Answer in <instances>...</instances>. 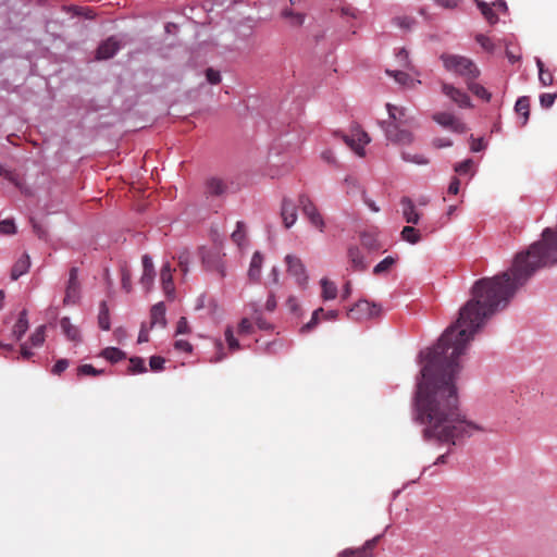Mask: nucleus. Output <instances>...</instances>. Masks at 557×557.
Masks as SVG:
<instances>
[{
	"label": "nucleus",
	"mask_w": 557,
	"mask_h": 557,
	"mask_svg": "<svg viewBox=\"0 0 557 557\" xmlns=\"http://www.w3.org/2000/svg\"><path fill=\"white\" fill-rule=\"evenodd\" d=\"M445 69L465 78L466 83L474 81L480 71L472 60L455 54H443L441 57Z\"/></svg>",
	"instance_id": "obj_2"
},
{
	"label": "nucleus",
	"mask_w": 557,
	"mask_h": 557,
	"mask_svg": "<svg viewBox=\"0 0 557 557\" xmlns=\"http://www.w3.org/2000/svg\"><path fill=\"white\" fill-rule=\"evenodd\" d=\"M30 267V259L27 253H24L12 267L11 278L16 281L20 276L25 274Z\"/></svg>",
	"instance_id": "obj_24"
},
{
	"label": "nucleus",
	"mask_w": 557,
	"mask_h": 557,
	"mask_svg": "<svg viewBox=\"0 0 557 557\" xmlns=\"http://www.w3.org/2000/svg\"><path fill=\"white\" fill-rule=\"evenodd\" d=\"M98 324L99 327L103 331L110 330V313L109 308L106 301H101L99 306V314H98Z\"/></svg>",
	"instance_id": "obj_31"
},
{
	"label": "nucleus",
	"mask_w": 557,
	"mask_h": 557,
	"mask_svg": "<svg viewBox=\"0 0 557 557\" xmlns=\"http://www.w3.org/2000/svg\"><path fill=\"white\" fill-rule=\"evenodd\" d=\"M190 329L188 325V321L185 317H182L176 325V334H187L189 333Z\"/></svg>",
	"instance_id": "obj_56"
},
{
	"label": "nucleus",
	"mask_w": 557,
	"mask_h": 557,
	"mask_svg": "<svg viewBox=\"0 0 557 557\" xmlns=\"http://www.w3.org/2000/svg\"><path fill=\"white\" fill-rule=\"evenodd\" d=\"M400 205L405 221L409 224H418L420 220V214L416 210L413 201L409 197H403L400 200Z\"/></svg>",
	"instance_id": "obj_18"
},
{
	"label": "nucleus",
	"mask_w": 557,
	"mask_h": 557,
	"mask_svg": "<svg viewBox=\"0 0 557 557\" xmlns=\"http://www.w3.org/2000/svg\"><path fill=\"white\" fill-rule=\"evenodd\" d=\"M389 121H384L385 126H408L418 127L416 117L405 107L386 104Z\"/></svg>",
	"instance_id": "obj_4"
},
{
	"label": "nucleus",
	"mask_w": 557,
	"mask_h": 557,
	"mask_svg": "<svg viewBox=\"0 0 557 557\" xmlns=\"http://www.w3.org/2000/svg\"><path fill=\"white\" fill-rule=\"evenodd\" d=\"M286 306L288 307V309L294 312V313H297V311L299 310V305H298V301L295 297L290 296L288 297L287 301H286Z\"/></svg>",
	"instance_id": "obj_63"
},
{
	"label": "nucleus",
	"mask_w": 557,
	"mask_h": 557,
	"mask_svg": "<svg viewBox=\"0 0 557 557\" xmlns=\"http://www.w3.org/2000/svg\"><path fill=\"white\" fill-rule=\"evenodd\" d=\"M206 77H207V81L212 85H216L221 82L220 72L215 71L212 67H209L206 70Z\"/></svg>",
	"instance_id": "obj_51"
},
{
	"label": "nucleus",
	"mask_w": 557,
	"mask_h": 557,
	"mask_svg": "<svg viewBox=\"0 0 557 557\" xmlns=\"http://www.w3.org/2000/svg\"><path fill=\"white\" fill-rule=\"evenodd\" d=\"M101 356L110 362H117L126 357L125 352L116 347H107L101 351Z\"/></svg>",
	"instance_id": "obj_34"
},
{
	"label": "nucleus",
	"mask_w": 557,
	"mask_h": 557,
	"mask_svg": "<svg viewBox=\"0 0 557 557\" xmlns=\"http://www.w3.org/2000/svg\"><path fill=\"white\" fill-rule=\"evenodd\" d=\"M484 148H485V144L483 141V138L472 139L471 150L473 152H479V151L483 150Z\"/></svg>",
	"instance_id": "obj_62"
},
{
	"label": "nucleus",
	"mask_w": 557,
	"mask_h": 557,
	"mask_svg": "<svg viewBox=\"0 0 557 557\" xmlns=\"http://www.w3.org/2000/svg\"><path fill=\"white\" fill-rule=\"evenodd\" d=\"M281 18L285 20L292 27H301L306 20V14L296 12L289 7H285L280 12Z\"/></svg>",
	"instance_id": "obj_20"
},
{
	"label": "nucleus",
	"mask_w": 557,
	"mask_h": 557,
	"mask_svg": "<svg viewBox=\"0 0 557 557\" xmlns=\"http://www.w3.org/2000/svg\"><path fill=\"white\" fill-rule=\"evenodd\" d=\"M298 207L300 208L302 214L308 219L309 223L319 230L320 232H324L325 222L320 213L318 207L310 198L308 194H299L298 196Z\"/></svg>",
	"instance_id": "obj_3"
},
{
	"label": "nucleus",
	"mask_w": 557,
	"mask_h": 557,
	"mask_svg": "<svg viewBox=\"0 0 557 557\" xmlns=\"http://www.w3.org/2000/svg\"><path fill=\"white\" fill-rule=\"evenodd\" d=\"M285 263L287 267V272L295 277L296 283L299 286L305 287L308 282V275L301 259L294 255H287L285 257Z\"/></svg>",
	"instance_id": "obj_8"
},
{
	"label": "nucleus",
	"mask_w": 557,
	"mask_h": 557,
	"mask_svg": "<svg viewBox=\"0 0 557 557\" xmlns=\"http://www.w3.org/2000/svg\"><path fill=\"white\" fill-rule=\"evenodd\" d=\"M0 176L4 177L7 181H9L11 184H13L23 195L25 196H32L33 191L32 189L25 185L23 180L20 177V175L13 171L5 169L0 164Z\"/></svg>",
	"instance_id": "obj_15"
},
{
	"label": "nucleus",
	"mask_w": 557,
	"mask_h": 557,
	"mask_svg": "<svg viewBox=\"0 0 557 557\" xmlns=\"http://www.w3.org/2000/svg\"><path fill=\"white\" fill-rule=\"evenodd\" d=\"M165 359L160 356H152L149 361L150 369L152 371H161L164 368Z\"/></svg>",
	"instance_id": "obj_49"
},
{
	"label": "nucleus",
	"mask_w": 557,
	"mask_h": 557,
	"mask_svg": "<svg viewBox=\"0 0 557 557\" xmlns=\"http://www.w3.org/2000/svg\"><path fill=\"white\" fill-rule=\"evenodd\" d=\"M174 347L177 350H181V351H184V352H190L191 349H193V346L190 345V343L185 341V339L176 341L175 344H174Z\"/></svg>",
	"instance_id": "obj_58"
},
{
	"label": "nucleus",
	"mask_w": 557,
	"mask_h": 557,
	"mask_svg": "<svg viewBox=\"0 0 557 557\" xmlns=\"http://www.w3.org/2000/svg\"><path fill=\"white\" fill-rule=\"evenodd\" d=\"M396 260L395 258L387 256L382 261H380L373 269V273L375 275H380L383 273H386L391 270V268L395 264Z\"/></svg>",
	"instance_id": "obj_40"
},
{
	"label": "nucleus",
	"mask_w": 557,
	"mask_h": 557,
	"mask_svg": "<svg viewBox=\"0 0 557 557\" xmlns=\"http://www.w3.org/2000/svg\"><path fill=\"white\" fill-rule=\"evenodd\" d=\"M403 240L409 244H417L421 240L420 231L413 226H405L400 233Z\"/></svg>",
	"instance_id": "obj_33"
},
{
	"label": "nucleus",
	"mask_w": 557,
	"mask_h": 557,
	"mask_svg": "<svg viewBox=\"0 0 557 557\" xmlns=\"http://www.w3.org/2000/svg\"><path fill=\"white\" fill-rule=\"evenodd\" d=\"M386 74L394 77V79L401 86L413 88L416 84H420V81H414L408 73L403 71H391L386 70Z\"/></svg>",
	"instance_id": "obj_26"
},
{
	"label": "nucleus",
	"mask_w": 557,
	"mask_h": 557,
	"mask_svg": "<svg viewBox=\"0 0 557 557\" xmlns=\"http://www.w3.org/2000/svg\"><path fill=\"white\" fill-rule=\"evenodd\" d=\"M120 49V44L113 37L108 38L97 49V59L107 60L112 58Z\"/></svg>",
	"instance_id": "obj_19"
},
{
	"label": "nucleus",
	"mask_w": 557,
	"mask_h": 557,
	"mask_svg": "<svg viewBox=\"0 0 557 557\" xmlns=\"http://www.w3.org/2000/svg\"><path fill=\"white\" fill-rule=\"evenodd\" d=\"M376 544V539L368 541L366 545L361 549L357 550H345L341 557H372L370 549H372Z\"/></svg>",
	"instance_id": "obj_29"
},
{
	"label": "nucleus",
	"mask_w": 557,
	"mask_h": 557,
	"mask_svg": "<svg viewBox=\"0 0 557 557\" xmlns=\"http://www.w3.org/2000/svg\"><path fill=\"white\" fill-rule=\"evenodd\" d=\"M45 330H46L45 325H40V326H38L35 330V332L29 337V342H30L32 346L39 347V346H41L44 344V342H45Z\"/></svg>",
	"instance_id": "obj_41"
},
{
	"label": "nucleus",
	"mask_w": 557,
	"mask_h": 557,
	"mask_svg": "<svg viewBox=\"0 0 557 557\" xmlns=\"http://www.w3.org/2000/svg\"><path fill=\"white\" fill-rule=\"evenodd\" d=\"M433 120L443 127L449 128L450 131L458 134H463L467 131L466 124L451 113L438 112L433 115Z\"/></svg>",
	"instance_id": "obj_9"
},
{
	"label": "nucleus",
	"mask_w": 557,
	"mask_h": 557,
	"mask_svg": "<svg viewBox=\"0 0 557 557\" xmlns=\"http://www.w3.org/2000/svg\"><path fill=\"white\" fill-rule=\"evenodd\" d=\"M395 23L401 28L409 29L414 24V20L409 16H400L395 18Z\"/></svg>",
	"instance_id": "obj_53"
},
{
	"label": "nucleus",
	"mask_w": 557,
	"mask_h": 557,
	"mask_svg": "<svg viewBox=\"0 0 557 557\" xmlns=\"http://www.w3.org/2000/svg\"><path fill=\"white\" fill-rule=\"evenodd\" d=\"M232 239L238 246H242L245 242L244 223L237 222V228L232 233Z\"/></svg>",
	"instance_id": "obj_45"
},
{
	"label": "nucleus",
	"mask_w": 557,
	"mask_h": 557,
	"mask_svg": "<svg viewBox=\"0 0 557 557\" xmlns=\"http://www.w3.org/2000/svg\"><path fill=\"white\" fill-rule=\"evenodd\" d=\"M127 372L129 374H138L147 372L145 360L140 357H133L129 359V366Z\"/></svg>",
	"instance_id": "obj_36"
},
{
	"label": "nucleus",
	"mask_w": 557,
	"mask_h": 557,
	"mask_svg": "<svg viewBox=\"0 0 557 557\" xmlns=\"http://www.w3.org/2000/svg\"><path fill=\"white\" fill-rule=\"evenodd\" d=\"M515 110L519 115H522V125H525L530 116V99L529 97H520L515 106Z\"/></svg>",
	"instance_id": "obj_30"
},
{
	"label": "nucleus",
	"mask_w": 557,
	"mask_h": 557,
	"mask_svg": "<svg viewBox=\"0 0 557 557\" xmlns=\"http://www.w3.org/2000/svg\"><path fill=\"white\" fill-rule=\"evenodd\" d=\"M16 225L13 219H4L0 221V234L14 235L16 234Z\"/></svg>",
	"instance_id": "obj_42"
},
{
	"label": "nucleus",
	"mask_w": 557,
	"mask_h": 557,
	"mask_svg": "<svg viewBox=\"0 0 557 557\" xmlns=\"http://www.w3.org/2000/svg\"><path fill=\"white\" fill-rule=\"evenodd\" d=\"M178 267H180V270L185 274L187 273L188 271V263H189V259H190V255H189V251L188 250H183L178 257Z\"/></svg>",
	"instance_id": "obj_46"
},
{
	"label": "nucleus",
	"mask_w": 557,
	"mask_h": 557,
	"mask_svg": "<svg viewBox=\"0 0 557 557\" xmlns=\"http://www.w3.org/2000/svg\"><path fill=\"white\" fill-rule=\"evenodd\" d=\"M381 308L375 304H370L367 300L358 301L352 308L349 309L347 315L349 319L360 321L379 315Z\"/></svg>",
	"instance_id": "obj_7"
},
{
	"label": "nucleus",
	"mask_w": 557,
	"mask_h": 557,
	"mask_svg": "<svg viewBox=\"0 0 557 557\" xmlns=\"http://www.w3.org/2000/svg\"><path fill=\"white\" fill-rule=\"evenodd\" d=\"M396 57L401 66L410 69L409 55L406 49H400Z\"/></svg>",
	"instance_id": "obj_55"
},
{
	"label": "nucleus",
	"mask_w": 557,
	"mask_h": 557,
	"mask_svg": "<svg viewBox=\"0 0 557 557\" xmlns=\"http://www.w3.org/2000/svg\"><path fill=\"white\" fill-rule=\"evenodd\" d=\"M337 315V310L324 311L323 308H318L317 310L313 311L311 320L301 327V332H309L310 330H312V327H314L318 324L321 318L324 320H335Z\"/></svg>",
	"instance_id": "obj_17"
},
{
	"label": "nucleus",
	"mask_w": 557,
	"mask_h": 557,
	"mask_svg": "<svg viewBox=\"0 0 557 557\" xmlns=\"http://www.w3.org/2000/svg\"><path fill=\"white\" fill-rule=\"evenodd\" d=\"M536 65L539 67V79L544 86H550L554 83V76L550 72L544 69V63L541 59H536Z\"/></svg>",
	"instance_id": "obj_38"
},
{
	"label": "nucleus",
	"mask_w": 557,
	"mask_h": 557,
	"mask_svg": "<svg viewBox=\"0 0 557 557\" xmlns=\"http://www.w3.org/2000/svg\"><path fill=\"white\" fill-rule=\"evenodd\" d=\"M347 255L354 271L361 272L368 268V263L364 261V258L358 247H349Z\"/></svg>",
	"instance_id": "obj_23"
},
{
	"label": "nucleus",
	"mask_w": 557,
	"mask_h": 557,
	"mask_svg": "<svg viewBox=\"0 0 557 557\" xmlns=\"http://www.w3.org/2000/svg\"><path fill=\"white\" fill-rule=\"evenodd\" d=\"M67 367H69V360H67V359H59V360L54 363V366H53V368H52L51 372H52L54 375H60L61 373H63V372L67 369Z\"/></svg>",
	"instance_id": "obj_52"
},
{
	"label": "nucleus",
	"mask_w": 557,
	"mask_h": 557,
	"mask_svg": "<svg viewBox=\"0 0 557 557\" xmlns=\"http://www.w3.org/2000/svg\"><path fill=\"white\" fill-rule=\"evenodd\" d=\"M442 91L444 95L449 97L460 108H470L471 107L470 97L461 89H458L450 84L444 83L442 85Z\"/></svg>",
	"instance_id": "obj_11"
},
{
	"label": "nucleus",
	"mask_w": 557,
	"mask_h": 557,
	"mask_svg": "<svg viewBox=\"0 0 557 557\" xmlns=\"http://www.w3.org/2000/svg\"><path fill=\"white\" fill-rule=\"evenodd\" d=\"M476 41L478 44L486 51L488 52H492L494 50V44L493 41L491 40L490 37L485 36V35H478L476 36Z\"/></svg>",
	"instance_id": "obj_48"
},
{
	"label": "nucleus",
	"mask_w": 557,
	"mask_h": 557,
	"mask_svg": "<svg viewBox=\"0 0 557 557\" xmlns=\"http://www.w3.org/2000/svg\"><path fill=\"white\" fill-rule=\"evenodd\" d=\"M460 187V181L457 177H453L449 186H448V193L451 195H457L459 193Z\"/></svg>",
	"instance_id": "obj_61"
},
{
	"label": "nucleus",
	"mask_w": 557,
	"mask_h": 557,
	"mask_svg": "<svg viewBox=\"0 0 557 557\" xmlns=\"http://www.w3.org/2000/svg\"><path fill=\"white\" fill-rule=\"evenodd\" d=\"M141 262H143V275L140 278V283L146 287L147 290H149L153 284L154 275H156L153 262H152V259L148 255L143 256Z\"/></svg>",
	"instance_id": "obj_16"
},
{
	"label": "nucleus",
	"mask_w": 557,
	"mask_h": 557,
	"mask_svg": "<svg viewBox=\"0 0 557 557\" xmlns=\"http://www.w3.org/2000/svg\"><path fill=\"white\" fill-rule=\"evenodd\" d=\"M322 297L324 300L335 299L337 296L336 285L327 278L321 280Z\"/></svg>",
	"instance_id": "obj_32"
},
{
	"label": "nucleus",
	"mask_w": 557,
	"mask_h": 557,
	"mask_svg": "<svg viewBox=\"0 0 557 557\" xmlns=\"http://www.w3.org/2000/svg\"><path fill=\"white\" fill-rule=\"evenodd\" d=\"M555 263L557 230L546 227L542 240L517 253L509 270L474 283L472 297L460 308L457 321L445 330L433 348L421 354L424 363L417 383L413 414H465L455 385L461 369L459 357L466 354L486 320L505 309L539 269Z\"/></svg>",
	"instance_id": "obj_1"
},
{
	"label": "nucleus",
	"mask_w": 557,
	"mask_h": 557,
	"mask_svg": "<svg viewBox=\"0 0 557 557\" xmlns=\"http://www.w3.org/2000/svg\"><path fill=\"white\" fill-rule=\"evenodd\" d=\"M276 299H275V296L273 294H270L267 301H265V309L268 311H274L275 308H276Z\"/></svg>",
	"instance_id": "obj_64"
},
{
	"label": "nucleus",
	"mask_w": 557,
	"mask_h": 557,
	"mask_svg": "<svg viewBox=\"0 0 557 557\" xmlns=\"http://www.w3.org/2000/svg\"><path fill=\"white\" fill-rule=\"evenodd\" d=\"M76 371H77L78 376H86V375L96 376V375H100L103 373L102 370H98L95 367H92L91 364H82L77 368Z\"/></svg>",
	"instance_id": "obj_43"
},
{
	"label": "nucleus",
	"mask_w": 557,
	"mask_h": 557,
	"mask_svg": "<svg viewBox=\"0 0 557 557\" xmlns=\"http://www.w3.org/2000/svg\"><path fill=\"white\" fill-rule=\"evenodd\" d=\"M476 4H478V8L480 9L481 13L487 20L488 23H491V24L497 23L498 16L495 14V12L493 11L492 7L488 3L483 2V1H478Z\"/></svg>",
	"instance_id": "obj_37"
},
{
	"label": "nucleus",
	"mask_w": 557,
	"mask_h": 557,
	"mask_svg": "<svg viewBox=\"0 0 557 557\" xmlns=\"http://www.w3.org/2000/svg\"><path fill=\"white\" fill-rule=\"evenodd\" d=\"M122 287L126 290V293L131 292L132 282H131V275L127 271H123V273H122Z\"/></svg>",
	"instance_id": "obj_59"
},
{
	"label": "nucleus",
	"mask_w": 557,
	"mask_h": 557,
	"mask_svg": "<svg viewBox=\"0 0 557 557\" xmlns=\"http://www.w3.org/2000/svg\"><path fill=\"white\" fill-rule=\"evenodd\" d=\"M262 262L263 256L259 251H256L252 255L250 267L248 270V276L250 280L258 281L260 278Z\"/></svg>",
	"instance_id": "obj_27"
},
{
	"label": "nucleus",
	"mask_w": 557,
	"mask_h": 557,
	"mask_svg": "<svg viewBox=\"0 0 557 557\" xmlns=\"http://www.w3.org/2000/svg\"><path fill=\"white\" fill-rule=\"evenodd\" d=\"M468 89L476 97L481 98L482 100L488 102L491 100V92H488L485 87L482 85L475 83L474 81H470L467 83Z\"/></svg>",
	"instance_id": "obj_35"
},
{
	"label": "nucleus",
	"mask_w": 557,
	"mask_h": 557,
	"mask_svg": "<svg viewBox=\"0 0 557 557\" xmlns=\"http://www.w3.org/2000/svg\"><path fill=\"white\" fill-rule=\"evenodd\" d=\"M380 126L385 133V137L397 146H409L414 141L413 127L408 126H385V122H380Z\"/></svg>",
	"instance_id": "obj_5"
},
{
	"label": "nucleus",
	"mask_w": 557,
	"mask_h": 557,
	"mask_svg": "<svg viewBox=\"0 0 557 557\" xmlns=\"http://www.w3.org/2000/svg\"><path fill=\"white\" fill-rule=\"evenodd\" d=\"M27 330H28L27 311L22 310L18 314L17 321L15 322V324L13 326V331H12L13 336L16 338V341H20L25 335Z\"/></svg>",
	"instance_id": "obj_25"
},
{
	"label": "nucleus",
	"mask_w": 557,
	"mask_h": 557,
	"mask_svg": "<svg viewBox=\"0 0 557 557\" xmlns=\"http://www.w3.org/2000/svg\"><path fill=\"white\" fill-rule=\"evenodd\" d=\"M60 326L63 334L72 342L79 341V330L73 325L67 317H64L60 321Z\"/></svg>",
	"instance_id": "obj_28"
},
{
	"label": "nucleus",
	"mask_w": 557,
	"mask_h": 557,
	"mask_svg": "<svg viewBox=\"0 0 557 557\" xmlns=\"http://www.w3.org/2000/svg\"><path fill=\"white\" fill-rule=\"evenodd\" d=\"M557 98L556 92H545L540 96L541 106L545 109L550 108Z\"/></svg>",
	"instance_id": "obj_47"
},
{
	"label": "nucleus",
	"mask_w": 557,
	"mask_h": 557,
	"mask_svg": "<svg viewBox=\"0 0 557 557\" xmlns=\"http://www.w3.org/2000/svg\"><path fill=\"white\" fill-rule=\"evenodd\" d=\"M473 161L471 159H467L455 165L454 170L459 175L469 174L472 172Z\"/></svg>",
	"instance_id": "obj_44"
},
{
	"label": "nucleus",
	"mask_w": 557,
	"mask_h": 557,
	"mask_svg": "<svg viewBox=\"0 0 557 557\" xmlns=\"http://www.w3.org/2000/svg\"><path fill=\"white\" fill-rule=\"evenodd\" d=\"M438 5L445 9H455L460 0H434Z\"/></svg>",
	"instance_id": "obj_60"
},
{
	"label": "nucleus",
	"mask_w": 557,
	"mask_h": 557,
	"mask_svg": "<svg viewBox=\"0 0 557 557\" xmlns=\"http://www.w3.org/2000/svg\"><path fill=\"white\" fill-rule=\"evenodd\" d=\"M206 194L208 196H222L225 194L227 186L222 178L219 177H210L206 181L205 184Z\"/></svg>",
	"instance_id": "obj_22"
},
{
	"label": "nucleus",
	"mask_w": 557,
	"mask_h": 557,
	"mask_svg": "<svg viewBox=\"0 0 557 557\" xmlns=\"http://www.w3.org/2000/svg\"><path fill=\"white\" fill-rule=\"evenodd\" d=\"M172 268L169 262L164 263L160 271V280L163 292L169 299H173L175 296V287L173 283Z\"/></svg>",
	"instance_id": "obj_13"
},
{
	"label": "nucleus",
	"mask_w": 557,
	"mask_h": 557,
	"mask_svg": "<svg viewBox=\"0 0 557 557\" xmlns=\"http://www.w3.org/2000/svg\"><path fill=\"white\" fill-rule=\"evenodd\" d=\"M81 299V284L78 282V269L73 267L69 273V281L63 298L64 306L76 305Z\"/></svg>",
	"instance_id": "obj_6"
},
{
	"label": "nucleus",
	"mask_w": 557,
	"mask_h": 557,
	"mask_svg": "<svg viewBox=\"0 0 557 557\" xmlns=\"http://www.w3.org/2000/svg\"><path fill=\"white\" fill-rule=\"evenodd\" d=\"M432 145L434 148L441 149L450 147L453 145V141L447 137H437L433 139Z\"/></svg>",
	"instance_id": "obj_54"
},
{
	"label": "nucleus",
	"mask_w": 557,
	"mask_h": 557,
	"mask_svg": "<svg viewBox=\"0 0 557 557\" xmlns=\"http://www.w3.org/2000/svg\"><path fill=\"white\" fill-rule=\"evenodd\" d=\"M252 332H253L252 322L247 318L242 319L238 324V333L239 334H251Z\"/></svg>",
	"instance_id": "obj_50"
},
{
	"label": "nucleus",
	"mask_w": 557,
	"mask_h": 557,
	"mask_svg": "<svg viewBox=\"0 0 557 557\" xmlns=\"http://www.w3.org/2000/svg\"><path fill=\"white\" fill-rule=\"evenodd\" d=\"M401 159L406 162L414 163L418 165H426L429 164V159L420 153H409V152H401Z\"/></svg>",
	"instance_id": "obj_39"
},
{
	"label": "nucleus",
	"mask_w": 557,
	"mask_h": 557,
	"mask_svg": "<svg viewBox=\"0 0 557 557\" xmlns=\"http://www.w3.org/2000/svg\"><path fill=\"white\" fill-rule=\"evenodd\" d=\"M281 216L286 228L292 227L297 221V207L289 198H283L281 206Z\"/></svg>",
	"instance_id": "obj_12"
},
{
	"label": "nucleus",
	"mask_w": 557,
	"mask_h": 557,
	"mask_svg": "<svg viewBox=\"0 0 557 557\" xmlns=\"http://www.w3.org/2000/svg\"><path fill=\"white\" fill-rule=\"evenodd\" d=\"M0 176L4 177L7 181H9L11 184H13L23 195L25 196H32L33 191L32 189L25 185L23 180L20 177V175L13 171L5 169L0 164Z\"/></svg>",
	"instance_id": "obj_14"
},
{
	"label": "nucleus",
	"mask_w": 557,
	"mask_h": 557,
	"mask_svg": "<svg viewBox=\"0 0 557 557\" xmlns=\"http://www.w3.org/2000/svg\"><path fill=\"white\" fill-rule=\"evenodd\" d=\"M343 139L360 157L364 156L363 148L370 143V136L361 129H357L352 137L343 136Z\"/></svg>",
	"instance_id": "obj_10"
},
{
	"label": "nucleus",
	"mask_w": 557,
	"mask_h": 557,
	"mask_svg": "<svg viewBox=\"0 0 557 557\" xmlns=\"http://www.w3.org/2000/svg\"><path fill=\"white\" fill-rule=\"evenodd\" d=\"M165 306L162 301L152 306L150 310V329L154 326L165 327Z\"/></svg>",
	"instance_id": "obj_21"
},
{
	"label": "nucleus",
	"mask_w": 557,
	"mask_h": 557,
	"mask_svg": "<svg viewBox=\"0 0 557 557\" xmlns=\"http://www.w3.org/2000/svg\"><path fill=\"white\" fill-rule=\"evenodd\" d=\"M321 159L330 165H336V158L331 149L321 152Z\"/></svg>",
	"instance_id": "obj_57"
}]
</instances>
